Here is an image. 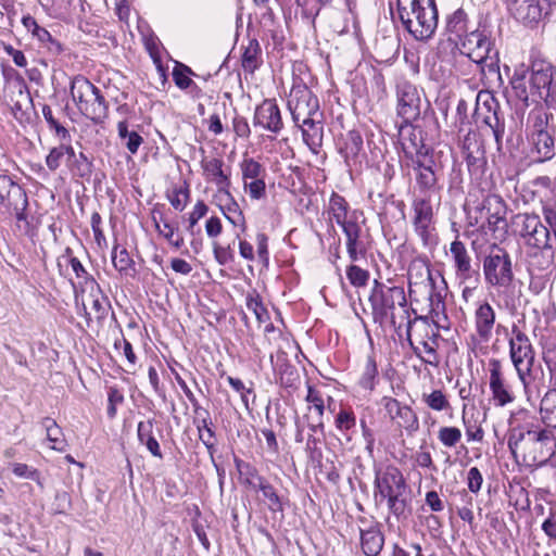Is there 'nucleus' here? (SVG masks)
<instances>
[{"label": "nucleus", "mask_w": 556, "mask_h": 556, "mask_svg": "<svg viewBox=\"0 0 556 556\" xmlns=\"http://www.w3.org/2000/svg\"><path fill=\"white\" fill-rule=\"evenodd\" d=\"M155 228L157 232L163 236L169 244H172L176 249H180L184 245V238L178 231V227L166 219H162L161 223L156 222L154 218Z\"/></svg>", "instance_id": "c03bdc74"}, {"label": "nucleus", "mask_w": 556, "mask_h": 556, "mask_svg": "<svg viewBox=\"0 0 556 556\" xmlns=\"http://www.w3.org/2000/svg\"><path fill=\"white\" fill-rule=\"evenodd\" d=\"M207 210L208 207L203 201H198L194 205L192 212L189 214L187 227V230L191 236H194V227L198 222L206 215Z\"/></svg>", "instance_id": "0e129e2a"}, {"label": "nucleus", "mask_w": 556, "mask_h": 556, "mask_svg": "<svg viewBox=\"0 0 556 556\" xmlns=\"http://www.w3.org/2000/svg\"><path fill=\"white\" fill-rule=\"evenodd\" d=\"M446 30L457 39H460L467 33V14L463 9H457L447 17Z\"/></svg>", "instance_id": "79ce46f5"}, {"label": "nucleus", "mask_w": 556, "mask_h": 556, "mask_svg": "<svg viewBox=\"0 0 556 556\" xmlns=\"http://www.w3.org/2000/svg\"><path fill=\"white\" fill-rule=\"evenodd\" d=\"M28 200L24 188L9 175H0V207L5 212Z\"/></svg>", "instance_id": "aec40b11"}, {"label": "nucleus", "mask_w": 556, "mask_h": 556, "mask_svg": "<svg viewBox=\"0 0 556 556\" xmlns=\"http://www.w3.org/2000/svg\"><path fill=\"white\" fill-rule=\"evenodd\" d=\"M253 124L275 134L283 128L280 110L275 100L265 99L256 106Z\"/></svg>", "instance_id": "f3484780"}, {"label": "nucleus", "mask_w": 556, "mask_h": 556, "mask_svg": "<svg viewBox=\"0 0 556 556\" xmlns=\"http://www.w3.org/2000/svg\"><path fill=\"white\" fill-rule=\"evenodd\" d=\"M438 439L445 447H454L462 439V431L456 427H442Z\"/></svg>", "instance_id": "6e6d98bb"}, {"label": "nucleus", "mask_w": 556, "mask_h": 556, "mask_svg": "<svg viewBox=\"0 0 556 556\" xmlns=\"http://www.w3.org/2000/svg\"><path fill=\"white\" fill-rule=\"evenodd\" d=\"M507 445L515 457L525 463L542 465L555 453V431L539 426H518L509 430Z\"/></svg>", "instance_id": "f03ea898"}, {"label": "nucleus", "mask_w": 556, "mask_h": 556, "mask_svg": "<svg viewBox=\"0 0 556 556\" xmlns=\"http://www.w3.org/2000/svg\"><path fill=\"white\" fill-rule=\"evenodd\" d=\"M237 467L240 473L244 476L245 483L253 490H256L258 479H265L264 477L258 475V471L255 467L251 466L248 463L240 462L237 464Z\"/></svg>", "instance_id": "680f3d73"}, {"label": "nucleus", "mask_w": 556, "mask_h": 556, "mask_svg": "<svg viewBox=\"0 0 556 556\" xmlns=\"http://www.w3.org/2000/svg\"><path fill=\"white\" fill-rule=\"evenodd\" d=\"M112 263L114 268L123 276L135 277L136 268L135 262L130 257L128 251L123 248L118 250V245H115L112 252Z\"/></svg>", "instance_id": "58836bf2"}, {"label": "nucleus", "mask_w": 556, "mask_h": 556, "mask_svg": "<svg viewBox=\"0 0 556 556\" xmlns=\"http://www.w3.org/2000/svg\"><path fill=\"white\" fill-rule=\"evenodd\" d=\"M244 189L248 190L249 195L253 200H260L266 194V184L264 177L251 179L244 182Z\"/></svg>", "instance_id": "69168bd1"}, {"label": "nucleus", "mask_w": 556, "mask_h": 556, "mask_svg": "<svg viewBox=\"0 0 556 556\" xmlns=\"http://www.w3.org/2000/svg\"><path fill=\"white\" fill-rule=\"evenodd\" d=\"M279 376L280 384L285 388H293L295 387V383L300 380L298 370L289 364H286L280 367Z\"/></svg>", "instance_id": "e2e57ef3"}, {"label": "nucleus", "mask_w": 556, "mask_h": 556, "mask_svg": "<svg viewBox=\"0 0 556 556\" xmlns=\"http://www.w3.org/2000/svg\"><path fill=\"white\" fill-rule=\"evenodd\" d=\"M369 302L375 323L389 325L396 332L406 326L407 340H410V329L414 320L410 319L409 306L405 291L400 286H388L378 280L374 281Z\"/></svg>", "instance_id": "f257e3e1"}, {"label": "nucleus", "mask_w": 556, "mask_h": 556, "mask_svg": "<svg viewBox=\"0 0 556 556\" xmlns=\"http://www.w3.org/2000/svg\"><path fill=\"white\" fill-rule=\"evenodd\" d=\"M527 74L528 70L526 67L517 68L510 79V84L515 96L528 106L529 100H532V91Z\"/></svg>", "instance_id": "72a5a7b5"}, {"label": "nucleus", "mask_w": 556, "mask_h": 556, "mask_svg": "<svg viewBox=\"0 0 556 556\" xmlns=\"http://www.w3.org/2000/svg\"><path fill=\"white\" fill-rule=\"evenodd\" d=\"M476 330L483 341H489L495 324V312L489 303L479 305L475 313Z\"/></svg>", "instance_id": "cd10ccee"}, {"label": "nucleus", "mask_w": 556, "mask_h": 556, "mask_svg": "<svg viewBox=\"0 0 556 556\" xmlns=\"http://www.w3.org/2000/svg\"><path fill=\"white\" fill-rule=\"evenodd\" d=\"M462 48L463 52L477 64L486 62L492 56L490 55L492 51L491 40L483 33L478 30L471 31L465 36Z\"/></svg>", "instance_id": "a211bd4d"}, {"label": "nucleus", "mask_w": 556, "mask_h": 556, "mask_svg": "<svg viewBox=\"0 0 556 556\" xmlns=\"http://www.w3.org/2000/svg\"><path fill=\"white\" fill-rule=\"evenodd\" d=\"M257 491H261L263 496L268 501V509L273 513H282L283 506L280 496L277 494L275 488L266 480L258 479Z\"/></svg>", "instance_id": "37998d69"}, {"label": "nucleus", "mask_w": 556, "mask_h": 556, "mask_svg": "<svg viewBox=\"0 0 556 556\" xmlns=\"http://www.w3.org/2000/svg\"><path fill=\"white\" fill-rule=\"evenodd\" d=\"M240 168L242 172L243 182L264 177L266 173L264 166L254 159H244L240 164Z\"/></svg>", "instance_id": "de8ad7c7"}, {"label": "nucleus", "mask_w": 556, "mask_h": 556, "mask_svg": "<svg viewBox=\"0 0 556 556\" xmlns=\"http://www.w3.org/2000/svg\"><path fill=\"white\" fill-rule=\"evenodd\" d=\"M336 427L341 431H348L355 427L356 418L352 410L341 409L334 420Z\"/></svg>", "instance_id": "774afa93"}, {"label": "nucleus", "mask_w": 556, "mask_h": 556, "mask_svg": "<svg viewBox=\"0 0 556 556\" xmlns=\"http://www.w3.org/2000/svg\"><path fill=\"white\" fill-rule=\"evenodd\" d=\"M288 108L295 124L305 118L323 115L319 101L305 85H294L290 91Z\"/></svg>", "instance_id": "1a4fd4ad"}, {"label": "nucleus", "mask_w": 556, "mask_h": 556, "mask_svg": "<svg viewBox=\"0 0 556 556\" xmlns=\"http://www.w3.org/2000/svg\"><path fill=\"white\" fill-rule=\"evenodd\" d=\"M540 414L542 421L552 430H556V388L549 389L541 400Z\"/></svg>", "instance_id": "e433bc0d"}, {"label": "nucleus", "mask_w": 556, "mask_h": 556, "mask_svg": "<svg viewBox=\"0 0 556 556\" xmlns=\"http://www.w3.org/2000/svg\"><path fill=\"white\" fill-rule=\"evenodd\" d=\"M5 102L7 104L14 103L15 101H24L30 99V92L24 79L21 78L10 84L5 89Z\"/></svg>", "instance_id": "a18cd8bd"}, {"label": "nucleus", "mask_w": 556, "mask_h": 556, "mask_svg": "<svg viewBox=\"0 0 556 556\" xmlns=\"http://www.w3.org/2000/svg\"><path fill=\"white\" fill-rule=\"evenodd\" d=\"M462 149L469 166L475 164L477 161L482 160L484 156V150L480 140V136L475 130H469L465 135L462 141Z\"/></svg>", "instance_id": "7c9ffc66"}, {"label": "nucleus", "mask_w": 556, "mask_h": 556, "mask_svg": "<svg viewBox=\"0 0 556 556\" xmlns=\"http://www.w3.org/2000/svg\"><path fill=\"white\" fill-rule=\"evenodd\" d=\"M532 91V102L544 101L546 104L556 102V81L554 66L546 61L532 62L529 76Z\"/></svg>", "instance_id": "6e6552de"}, {"label": "nucleus", "mask_w": 556, "mask_h": 556, "mask_svg": "<svg viewBox=\"0 0 556 556\" xmlns=\"http://www.w3.org/2000/svg\"><path fill=\"white\" fill-rule=\"evenodd\" d=\"M41 425L46 430L47 440L51 443V448L59 452H64L66 450L67 443L64 433L56 421L50 417H45L41 420Z\"/></svg>", "instance_id": "c9c22d12"}, {"label": "nucleus", "mask_w": 556, "mask_h": 556, "mask_svg": "<svg viewBox=\"0 0 556 556\" xmlns=\"http://www.w3.org/2000/svg\"><path fill=\"white\" fill-rule=\"evenodd\" d=\"M514 16L525 24L535 23L541 18L542 10L536 0H509Z\"/></svg>", "instance_id": "a878e982"}, {"label": "nucleus", "mask_w": 556, "mask_h": 556, "mask_svg": "<svg viewBox=\"0 0 556 556\" xmlns=\"http://www.w3.org/2000/svg\"><path fill=\"white\" fill-rule=\"evenodd\" d=\"M14 116L20 123L29 122L30 112L34 109L33 98L24 101H15L14 103L8 104Z\"/></svg>", "instance_id": "603ef678"}, {"label": "nucleus", "mask_w": 556, "mask_h": 556, "mask_svg": "<svg viewBox=\"0 0 556 556\" xmlns=\"http://www.w3.org/2000/svg\"><path fill=\"white\" fill-rule=\"evenodd\" d=\"M378 375L377 364L372 357H368L359 378V386L365 390H374L376 378Z\"/></svg>", "instance_id": "8fccbe9b"}, {"label": "nucleus", "mask_w": 556, "mask_h": 556, "mask_svg": "<svg viewBox=\"0 0 556 556\" xmlns=\"http://www.w3.org/2000/svg\"><path fill=\"white\" fill-rule=\"evenodd\" d=\"M363 149V138L359 131L350 130L343 137V143L340 147V153L343 155L346 163L350 160H355Z\"/></svg>", "instance_id": "4c0bfd02"}, {"label": "nucleus", "mask_w": 556, "mask_h": 556, "mask_svg": "<svg viewBox=\"0 0 556 556\" xmlns=\"http://www.w3.org/2000/svg\"><path fill=\"white\" fill-rule=\"evenodd\" d=\"M513 337L509 339V355L517 371L518 378L523 386L525 392H529L528 377L532 370L535 359V352L529 337L516 325L511 328Z\"/></svg>", "instance_id": "0eeeda50"}, {"label": "nucleus", "mask_w": 556, "mask_h": 556, "mask_svg": "<svg viewBox=\"0 0 556 556\" xmlns=\"http://www.w3.org/2000/svg\"><path fill=\"white\" fill-rule=\"evenodd\" d=\"M426 275L427 280L431 286V292L429 294L430 312L438 315L440 312L444 311V302L442 301L441 294L434 292V281L432 279L431 270L428 267H426Z\"/></svg>", "instance_id": "052dcab7"}, {"label": "nucleus", "mask_w": 556, "mask_h": 556, "mask_svg": "<svg viewBox=\"0 0 556 556\" xmlns=\"http://www.w3.org/2000/svg\"><path fill=\"white\" fill-rule=\"evenodd\" d=\"M397 16L416 40H427L438 26V10L434 0H396Z\"/></svg>", "instance_id": "7ed1b4c3"}, {"label": "nucleus", "mask_w": 556, "mask_h": 556, "mask_svg": "<svg viewBox=\"0 0 556 556\" xmlns=\"http://www.w3.org/2000/svg\"><path fill=\"white\" fill-rule=\"evenodd\" d=\"M490 390L496 406L504 407L516 400V395L506 381L502 362L497 358L489 361Z\"/></svg>", "instance_id": "2eb2a0df"}, {"label": "nucleus", "mask_w": 556, "mask_h": 556, "mask_svg": "<svg viewBox=\"0 0 556 556\" xmlns=\"http://www.w3.org/2000/svg\"><path fill=\"white\" fill-rule=\"evenodd\" d=\"M28 207V200L22 202L16 208H10L7 211L10 215H14L16 218V227L27 233L29 231L30 224L27 218L26 210Z\"/></svg>", "instance_id": "bf43d9fd"}, {"label": "nucleus", "mask_w": 556, "mask_h": 556, "mask_svg": "<svg viewBox=\"0 0 556 556\" xmlns=\"http://www.w3.org/2000/svg\"><path fill=\"white\" fill-rule=\"evenodd\" d=\"M384 501H387L390 513L393 514L397 519L401 517H406V509L408 504L406 491H400L392 495L384 496Z\"/></svg>", "instance_id": "49530a36"}, {"label": "nucleus", "mask_w": 556, "mask_h": 556, "mask_svg": "<svg viewBox=\"0 0 556 556\" xmlns=\"http://www.w3.org/2000/svg\"><path fill=\"white\" fill-rule=\"evenodd\" d=\"M416 173V182L421 191H431L438 184V175L441 166L437 164L433 154H418L412 161Z\"/></svg>", "instance_id": "dca6fc26"}, {"label": "nucleus", "mask_w": 556, "mask_h": 556, "mask_svg": "<svg viewBox=\"0 0 556 556\" xmlns=\"http://www.w3.org/2000/svg\"><path fill=\"white\" fill-rule=\"evenodd\" d=\"M190 197V191L188 186L180 187L173 191V194L168 197L170 204L177 211H182Z\"/></svg>", "instance_id": "338daca9"}, {"label": "nucleus", "mask_w": 556, "mask_h": 556, "mask_svg": "<svg viewBox=\"0 0 556 556\" xmlns=\"http://www.w3.org/2000/svg\"><path fill=\"white\" fill-rule=\"evenodd\" d=\"M361 545L366 556H378L384 544V536L378 525L368 529H359Z\"/></svg>", "instance_id": "bb28decb"}, {"label": "nucleus", "mask_w": 556, "mask_h": 556, "mask_svg": "<svg viewBox=\"0 0 556 556\" xmlns=\"http://www.w3.org/2000/svg\"><path fill=\"white\" fill-rule=\"evenodd\" d=\"M477 208L480 217L486 219L489 231L494 233L506 229L507 205L501 195L495 193L486 194Z\"/></svg>", "instance_id": "4468645a"}, {"label": "nucleus", "mask_w": 556, "mask_h": 556, "mask_svg": "<svg viewBox=\"0 0 556 556\" xmlns=\"http://www.w3.org/2000/svg\"><path fill=\"white\" fill-rule=\"evenodd\" d=\"M450 252L455 264L457 278L462 281L471 279L475 270L472 269L471 257L465 244L459 240H454L451 243Z\"/></svg>", "instance_id": "5701e85b"}, {"label": "nucleus", "mask_w": 556, "mask_h": 556, "mask_svg": "<svg viewBox=\"0 0 556 556\" xmlns=\"http://www.w3.org/2000/svg\"><path fill=\"white\" fill-rule=\"evenodd\" d=\"M425 403L433 410H445L451 407L450 402L441 390H434L430 394H424Z\"/></svg>", "instance_id": "4d7b16f0"}, {"label": "nucleus", "mask_w": 556, "mask_h": 556, "mask_svg": "<svg viewBox=\"0 0 556 556\" xmlns=\"http://www.w3.org/2000/svg\"><path fill=\"white\" fill-rule=\"evenodd\" d=\"M382 405L391 417V419L399 418V425L407 430L416 431L419 427L418 418L415 412L407 405H402L396 399L384 396L382 397Z\"/></svg>", "instance_id": "412c9836"}, {"label": "nucleus", "mask_w": 556, "mask_h": 556, "mask_svg": "<svg viewBox=\"0 0 556 556\" xmlns=\"http://www.w3.org/2000/svg\"><path fill=\"white\" fill-rule=\"evenodd\" d=\"M328 211L339 226L349 223V203L342 195L336 192L331 194Z\"/></svg>", "instance_id": "a19ab883"}, {"label": "nucleus", "mask_w": 556, "mask_h": 556, "mask_svg": "<svg viewBox=\"0 0 556 556\" xmlns=\"http://www.w3.org/2000/svg\"><path fill=\"white\" fill-rule=\"evenodd\" d=\"M201 165L206 177L217 186L218 192L225 195L227 200H231L232 204L237 206V202L229 191L230 174L224 170V161L219 157H213L203 160Z\"/></svg>", "instance_id": "6ab92c4d"}, {"label": "nucleus", "mask_w": 556, "mask_h": 556, "mask_svg": "<svg viewBox=\"0 0 556 556\" xmlns=\"http://www.w3.org/2000/svg\"><path fill=\"white\" fill-rule=\"evenodd\" d=\"M544 110L531 111L528 116L527 141L532 163H544L556 155V129L548 124Z\"/></svg>", "instance_id": "20e7f679"}, {"label": "nucleus", "mask_w": 556, "mask_h": 556, "mask_svg": "<svg viewBox=\"0 0 556 556\" xmlns=\"http://www.w3.org/2000/svg\"><path fill=\"white\" fill-rule=\"evenodd\" d=\"M302 130V137L305 144L314 153H318L323 146L324 125L323 115L305 118L296 124Z\"/></svg>", "instance_id": "4be33fe9"}, {"label": "nucleus", "mask_w": 556, "mask_h": 556, "mask_svg": "<svg viewBox=\"0 0 556 556\" xmlns=\"http://www.w3.org/2000/svg\"><path fill=\"white\" fill-rule=\"evenodd\" d=\"M42 115L48 123L49 128L55 131V135L61 141H70V131L55 119L49 105L45 104L42 106Z\"/></svg>", "instance_id": "864d4df0"}, {"label": "nucleus", "mask_w": 556, "mask_h": 556, "mask_svg": "<svg viewBox=\"0 0 556 556\" xmlns=\"http://www.w3.org/2000/svg\"><path fill=\"white\" fill-rule=\"evenodd\" d=\"M263 63L262 49L256 39H250L241 56L244 72L253 74Z\"/></svg>", "instance_id": "f704fd0d"}, {"label": "nucleus", "mask_w": 556, "mask_h": 556, "mask_svg": "<svg viewBox=\"0 0 556 556\" xmlns=\"http://www.w3.org/2000/svg\"><path fill=\"white\" fill-rule=\"evenodd\" d=\"M485 125L492 132L495 143L496 150L502 152L504 149V139L507 148L514 146L513 134L510 129L506 127V119L504 113L501 115H495L494 118L486 116Z\"/></svg>", "instance_id": "393cba45"}, {"label": "nucleus", "mask_w": 556, "mask_h": 556, "mask_svg": "<svg viewBox=\"0 0 556 556\" xmlns=\"http://www.w3.org/2000/svg\"><path fill=\"white\" fill-rule=\"evenodd\" d=\"M402 148L407 159L413 161L418 154H433V150L424 143L422 131L410 128L407 136H403Z\"/></svg>", "instance_id": "c85d7f7f"}, {"label": "nucleus", "mask_w": 556, "mask_h": 556, "mask_svg": "<svg viewBox=\"0 0 556 556\" xmlns=\"http://www.w3.org/2000/svg\"><path fill=\"white\" fill-rule=\"evenodd\" d=\"M481 68L483 85L488 88H501L504 80L501 75L500 64L497 60V52L491 56L486 62L479 63Z\"/></svg>", "instance_id": "2f4dec72"}, {"label": "nucleus", "mask_w": 556, "mask_h": 556, "mask_svg": "<svg viewBox=\"0 0 556 556\" xmlns=\"http://www.w3.org/2000/svg\"><path fill=\"white\" fill-rule=\"evenodd\" d=\"M346 277L350 283L356 288L365 287L369 280V271L357 265H350L346 268Z\"/></svg>", "instance_id": "5fc2aeb1"}, {"label": "nucleus", "mask_w": 556, "mask_h": 556, "mask_svg": "<svg viewBox=\"0 0 556 556\" xmlns=\"http://www.w3.org/2000/svg\"><path fill=\"white\" fill-rule=\"evenodd\" d=\"M79 112L96 124L103 123L108 117L109 104L98 87L92 92V97L88 99V102L80 105Z\"/></svg>", "instance_id": "b1692460"}, {"label": "nucleus", "mask_w": 556, "mask_h": 556, "mask_svg": "<svg viewBox=\"0 0 556 556\" xmlns=\"http://www.w3.org/2000/svg\"><path fill=\"white\" fill-rule=\"evenodd\" d=\"M94 90H97V87L83 75L75 76L71 81V96L78 109L85 102H88Z\"/></svg>", "instance_id": "473e14b6"}, {"label": "nucleus", "mask_w": 556, "mask_h": 556, "mask_svg": "<svg viewBox=\"0 0 556 556\" xmlns=\"http://www.w3.org/2000/svg\"><path fill=\"white\" fill-rule=\"evenodd\" d=\"M407 491V484L402 471L395 466L377 470L374 481V497L377 504L384 502V496L395 492Z\"/></svg>", "instance_id": "f8f14e48"}, {"label": "nucleus", "mask_w": 556, "mask_h": 556, "mask_svg": "<svg viewBox=\"0 0 556 556\" xmlns=\"http://www.w3.org/2000/svg\"><path fill=\"white\" fill-rule=\"evenodd\" d=\"M495 115L503 114L498 101L490 92L480 91L476 100L475 116L477 122L485 123L486 116L494 118Z\"/></svg>", "instance_id": "c756f323"}, {"label": "nucleus", "mask_w": 556, "mask_h": 556, "mask_svg": "<svg viewBox=\"0 0 556 556\" xmlns=\"http://www.w3.org/2000/svg\"><path fill=\"white\" fill-rule=\"evenodd\" d=\"M396 112L405 126H410L420 116L421 99L416 86L402 81L396 86Z\"/></svg>", "instance_id": "9b49d317"}, {"label": "nucleus", "mask_w": 556, "mask_h": 556, "mask_svg": "<svg viewBox=\"0 0 556 556\" xmlns=\"http://www.w3.org/2000/svg\"><path fill=\"white\" fill-rule=\"evenodd\" d=\"M362 215V212L353 211L350 214L349 223L341 226L346 238V251L352 262L365 258L367 253V236L358 223V217Z\"/></svg>", "instance_id": "ddd939ff"}, {"label": "nucleus", "mask_w": 556, "mask_h": 556, "mask_svg": "<svg viewBox=\"0 0 556 556\" xmlns=\"http://www.w3.org/2000/svg\"><path fill=\"white\" fill-rule=\"evenodd\" d=\"M189 75H194L192 70L189 66L177 62L173 70V79L175 85L182 90L189 88L193 85V80Z\"/></svg>", "instance_id": "3c124183"}, {"label": "nucleus", "mask_w": 556, "mask_h": 556, "mask_svg": "<svg viewBox=\"0 0 556 556\" xmlns=\"http://www.w3.org/2000/svg\"><path fill=\"white\" fill-rule=\"evenodd\" d=\"M414 211L413 226L417 236L425 247L437 243L433 227V210L430 201L425 198H417L412 204Z\"/></svg>", "instance_id": "9d476101"}, {"label": "nucleus", "mask_w": 556, "mask_h": 556, "mask_svg": "<svg viewBox=\"0 0 556 556\" xmlns=\"http://www.w3.org/2000/svg\"><path fill=\"white\" fill-rule=\"evenodd\" d=\"M70 265L73 271L75 273L76 277L78 279H81V281L79 282L80 286L91 285V287L97 286L99 288V285L97 283L94 278L86 270V268L77 257L72 256L70 258Z\"/></svg>", "instance_id": "13d9d810"}, {"label": "nucleus", "mask_w": 556, "mask_h": 556, "mask_svg": "<svg viewBox=\"0 0 556 556\" xmlns=\"http://www.w3.org/2000/svg\"><path fill=\"white\" fill-rule=\"evenodd\" d=\"M68 167L75 177L90 180L94 164L93 157L87 155L85 152H79L77 156L68 164Z\"/></svg>", "instance_id": "ea45409f"}, {"label": "nucleus", "mask_w": 556, "mask_h": 556, "mask_svg": "<svg viewBox=\"0 0 556 556\" xmlns=\"http://www.w3.org/2000/svg\"><path fill=\"white\" fill-rule=\"evenodd\" d=\"M515 236L522 240L527 248L545 252L553 257L556 252V238H552L541 217L534 213H518L511 218Z\"/></svg>", "instance_id": "39448f33"}, {"label": "nucleus", "mask_w": 556, "mask_h": 556, "mask_svg": "<svg viewBox=\"0 0 556 556\" xmlns=\"http://www.w3.org/2000/svg\"><path fill=\"white\" fill-rule=\"evenodd\" d=\"M247 308L254 314L260 326L269 319L268 311L263 305L260 295L256 293L248 294Z\"/></svg>", "instance_id": "09e8293b"}, {"label": "nucleus", "mask_w": 556, "mask_h": 556, "mask_svg": "<svg viewBox=\"0 0 556 556\" xmlns=\"http://www.w3.org/2000/svg\"><path fill=\"white\" fill-rule=\"evenodd\" d=\"M482 268L485 282L492 287L507 288L514 280L511 256L495 243L489 247Z\"/></svg>", "instance_id": "423d86ee"}]
</instances>
